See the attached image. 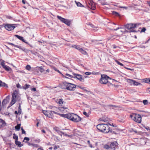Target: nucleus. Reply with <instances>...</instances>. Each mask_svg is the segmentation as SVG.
Segmentation results:
<instances>
[{
	"mask_svg": "<svg viewBox=\"0 0 150 150\" xmlns=\"http://www.w3.org/2000/svg\"><path fill=\"white\" fill-rule=\"evenodd\" d=\"M63 117L66 118L75 122H78L81 120V118L77 115L73 113L60 114Z\"/></svg>",
	"mask_w": 150,
	"mask_h": 150,
	"instance_id": "nucleus-1",
	"label": "nucleus"
},
{
	"mask_svg": "<svg viewBox=\"0 0 150 150\" xmlns=\"http://www.w3.org/2000/svg\"><path fill=\"white\" fill-rule=\"evenodd\" d=\"M61 87L63 89L74 91L76 89V85L73 83L65 81L62 84Z\"/></svg>",
	"mask_w": 150,
	"mask_h": 150,
	"instance_id": "nucleus-2",
	"label": "nucleus"
},
{
	"mask_svg": "<svg viewBox=\"0 0 150 150\" xmlns=\"http://www.w3.org/2000/svg\"><path fill=\"white\" fill-rule=\"evenodd\" d=\"M97 129L100 131L105 133L111 132L112 131L110 129L108 125L106 124H100L97 126Z\"/></svg>",
	"mask_w": 150,
	"mask_h": 150,
	"instance_id": "nucleus-3",
	"label": "nucleus"
},
{
	"mask_svg": "<svg viewBox=\"0 0 150 150\" xmlns=\"http://www.w3.org/2000/svg\"><path fill=\"white\" fill-rule=\"evenodd\" d=\"M129 117L135 122L138 123L141 122L142 117L139 114L132 113L130 115Z\"/></svg>",
	"mask_w": 150,
	"mask_h": 150,
	"instance_id": "nucleus-4",
	"label": "nucleus"
},
{
	"mask_svg": "<svg viewBox=\"0 0 150 150\" xmlns=\"http://www.w3.org/2000/svg\"><path fill=\"white\" fill-rule=\"evenodd\" d=\"M140 24V23H129L125 25V28L129 30H132L128 31L129 33L131 32H136L137 31L135 30H133L136 28L137 26H138Z\"/></svg>",
	"mask_w": 150,
	"mask_h": 150,
	"instance_id": "nucleus-5",
	"label": "nucleus"
},
{
	"mask_svg": "<svg viewBox=\"0 0 150 150\" xmlns=\"http://www.w3.org/2000/svg\"><path fill=\"white\" fill-rule=\"evenodd\" d=\"M108 79H110V78L106 75H101V78L99 80V82L102 84H106L108 82Z\"/></svg>",
	"mask_w": 150,
	"mask_h": 150,
	"instance_id": "nucleus-6",
	"label": "nucleus"
},
{
	"mask_svg": "<svg viewBox=\"0 0 150 150\" xmlns=\"http://www.w3.org/2000/svg\"><path fill=\"white\" fill-rule=\"evenodd\" d=\"M42 112L45 115L51 118L53 117V113L57 114L56 112L53 111L43 110Z\"/></svg>",
	"mask_w": 150,
	"mask_h": 150,
	"instance_id": "nucleus-7",
	"label": "nucleus"
},
{
	"mask_svg": "<svg viewBox=\"0 0 150 150\" xmlns=\"http://www.w3.org/2000/svg\"><path fill=\"white\" fill-rule=\"evenodd\" d=\"M15 24H7L5 25L4 27L8 30L11 31L15 28V27L13 26Z\"/></svg>",
	"mask_w": 150,
	"mask_h": 150,
	"instance_id": "nucleus-8",
	"label": "nucleus"
},
{
	"mask_svg": "<svg viewBox=\"0 0 150 150\" xmlns=\"http://www.w3.org/2000/svg\"><path fill=\"white\" fill-rule=\"evenodd\" d=\"M4 61L3 60L1 62V64L3 68L4 69L7 71H11V68L9 67L6 65L4 63Z\"/></svg>",
	"mask_w": 150,
	"mask_h": 150,
	"instance_id": "nucleus-9",
	"label": "nucleus"
},
{
	"mask_svg": "<svg viewBox=\"0 0 150 150\" xmlns=\"http://www.w3.org/2000/svg\"><path fill=\"white\" fill-rule=\"evenodd\" d=\"M73 75H74V78H76L81 81H84V79L82 78V76L81 75L75 73H73Z\"/></svg>",
	"mask_w": 150,
	"mask_h": 150,
	"instance_id": "nucleus-10",
	"label": "nucleus"
},
{
	"mask_svg": "<svg viewBox=\"0 0 150 150\" xmlns=\"http://www.w3.org/2000/svg\"><path fill=\"white\" fill-rule=\"evenodd\" d=\"M73 73H72L73 75H70L68 74L67 73L65 74V75L67 76L68 77L64 75L63 74H62V75L63 76V77L64 78L68 79H69V81L70 82H72V79H69V78H74V75H73Z\"/></svg>",
	"mask_w": 150,
	"mask_h": 150,
	"instance_id": "nucleus-11",
	"label": "nucleus"
},
{
	"mask_svg": "<svg viewBox=\"0 0 150 150\" xmlns=\"http://www.w3.org/2000/svg\"><path fill=\"white\" fill-rule=\"evenodd\" d=\"M10 96H7L6 98L4 99L2 101V105L3 106L5 105L9 101V99Z\"/></svg>",
	"mask_w": 150,
	"mask_h": 150,
	"instance_id": "nucleus-12",
	"label": "nucleus"
},
{
	"mask_svg": "<svg viewBox=\"0 0 150 150\" xmlns=\"http://www.w3.org/2000/svg\"><path fill=\"white\" fill-rule=\"evenodd\" d=\"M117 143L116 142H114L111 143L110 144V148L115 150V147L117 145Z\"/></svg>",
	"mask_w": 150,
	"mask_h": 150,
	"instance_id": "nucleus-13",
	"label": "nucleus"
},
{
	"mask_svg": "<svg viewBox=\"0 0 150 150\" xmlns=\"http://www.w3.org/2000/svg\"><path fill=\"white\" fill-rule=\"evenodd\" d=\"M59 110L62 112L65 113L67 112L68 108L67 107H60L59 108Z\"/></svg>",
	"mask_w": 150,
	"mask_h": 150,
	"instance_id": "nucleus-14",
	"label": "nucleus"
},
{
	"mask_svg": "<svg viewBox=\"0 0 150 150\" xmlns=\"http://www.w3.org/2000/svg\"><path fill=\"white\" fill-rule=\"evenodd\" d=\"M130 83H131L133 84L134 85H135V86H138V85H141L142 84L138 82H137L134 80H130Z\"/></svg>",
	"mask_w": 150,
	"mask_h": 150,
	"instance_id": "nucleus-15",
	"label": "nucleus"
},
{
	"mask_svg": "<svg viewBox=\"0 0 150 150\" xmlns=\"http://www.w3.org/2000/svg\"><path fill=\"white\" fill-rule=\"evenodd\" d=\"M5 125V121L2 119H0V128L4 126Z\"/></svg>",
	"mask_w": 150,
	"mask_h": 150,
	"instance_id": "nucleus-16",
	"label": "nucleus"
},
{
	"mask_svg": "<svg viewBox=\"0 0 150 150\" xmlns=\"http://www.w3.org/2000/svg\"><path fill=\"white\" fill-rule=\"evenodd\" d=\"M15 37H17L18 38L19 40H22L23 42H24L27 43V44H28V43L27 42H25V41L24 40L23 37L19 36L18 35H15Z\"/></svg>",
	"mask_w": 150,
	"mask_h": 150,
	"instance_id": "nucleus-17",
	"label": "nucleus"
},
{
	"mask_svg": "<svg viewBox=\"0 0 150 150\" xmlns=\"http://www.w3.org/2000/svg\"><path fill=\"white\" fill-rule=\"evenodd\" d=\"M64 23L68 26H70L71 24V21H70L69 20L66 19L65 20V21H64Z\"/></svg>",
	"mask_w": 150,
	"mask_h": 150,
	"instance_id": "nucleus-18",
	"label": "nucleus"
},
{
	"mask_svg": "<svg viewBox=\"0 0 150 150\" xmlns=\"http://www.w3.org/2000/svg\"><path fill=\"white\" fill-rule=\"evenodd\" d=\"M139 111L140 112H141V111L140 110H139ZM142 112H143V114L142 115V116L147 117L149 116L148 112L144 111H142Z\"/></svg>",
	"mask_w": 150,
	"mask_h": 150,
	"instance_id": "nucleus-19",
	"label": "nucleus"
},
{
	"mask_svg": "<svg viewBox=\"0 0 150 150\" xmlns=\"http://www.w3.org/2000/svg\"><path fill=\"white\" fill-rule=\"evenodd\" d=\"M88 6L89 8H91L92 10H94L96 8V6L94 3L91 4V5H88Z\"/></svg>",
	"mask_w": 150,
	"mask_h": 150,
	"instance_id": "nucleus-20",
	"label": "nucleus"
},
{
	"mask_svg": "<svg viewBox=\"0 0 150 150\" xmlns=\"http://www.w3.org/2000/svg\"><path fill=\"white\" fill-rule=\"evenodd\" d=\"M140 142V144L142 145L145 144L146 143V142L144 139H141Z\"/></svg>",
	"mask_w": 150,
	"mask_h": 150,
	"instance_id": "nucleus-21",
	"label": "nucleus"
},
{
	"mask_svg": "<svg viewBox=\"0 0 150 150\" xmlns=\"http://www.w3.org/2000/svg\"><path fill=\"white\" fill-rule=\"evenodd\" d=\"M57 18L59 20L63 23L64 21H65V19L62 17L60 16H57Z\"/></svg>",
	"mask_w": 150,
	"mask_h": 150,
	"instance_id": "nucleus-22",
	"label": "nucleus"
},
{
	"mask_svg": "<svg viewBox=\"0 0 150 150\" xmlns=\"http://www.w3.org/2000/svg\"><path fill=\"white\" fill-rule=\"evenodd\" d=\"M21 104L20 103L19 105V107L18 108V114H20L21 113Z\"/></svg>",
	"mask_w": 150,
	"mask_h": 150,
	"instance_id": "nucleus-23",
	"label": "nucleus"
},
{
	"mask_svg": "<svg viewBox=\"0 0 150 150\" xmlns=\"http://www.w3.org/2000/svg\"><path fill=\"white\" fill-rule=\"evenodd\" d=\"M1 85H0V87L1 86H4L6 88H7L8 87L7 85L4 82H3L1 81Z\"/></svg>",
	"mask_w": 150,
	"mask_h": 150,
	"instance_id": "nucleus-24",
	"label": "nucleus"
},
{
	"mask_svg": "<svg viewBox=\"0 0 150 150\" xmlns=\"http://www.w3.org/2000/svg\"><path fill=\"white\" fill-rule=\"evenodd\" d=\"M12 100L10 103L11 106L12 105H13L16 102V99H14V98H12Z\"/></svg>",
	"mask_w": 150,
	"mask_h": 150,
	"instance_id": "nucleus-25",
	"label": "nucleus"
},
{
	"mask_svg": "<svg viewBox=\"0 0 150 150\" xmlns=\"http://www.w3.org/2000/svg\"><path fill=\"white\" fill-rule=\"evenodd\" d=\"M107 106L110 108V109H113L114 108H117V107L114 105H108Z\"/></svg>",
	"mask_w": 150,
	"mask_h": 150,
	"instance_id": "nucleus-26",
	"label": "nucleus"
},
{
	"mask_svg": "<svg viewBox=\"0 0 150 150\" xmlns=\"http://www.w3.org/2000/svg\"><path fill=\"white\" fill-rule=\"evenodd\" d=\"M15 144L19 147H21L22 146L21 144V143L20 142L18 141V140L15 141Z\"/></svg>",
	"mask_w": 150,
	"mask_h": 150,
	"instance_id": "nucleus-27",
	"label": "nucleus"
},
{
	"mask_svg": "<svg viewBox=\"0 0 150 150\" xmlns=\"http://www.w3.org/2000/svg\"><path fill=\"white\" fill-rule=\"evenodd\" d=\"M55 130L56 132H57V133L61 136H62V134H64V132H62L56 129Z\"/></svg>",
	"mask_w": 150,
	"mask_h": 150,
	"instance_id": "nucleus-28",
	"label": "nucleus"
},
{
	"mask_svg": "<svg viewBox=\"0 0 150 150\" xmlns=\"http://www.w3.org/2000/svg\"><path fill=\"white\" fill-rule=\"evenodd\" d=\"M75 2L78 6L83 7V5L79 2H78L76 1H75Z\"/></svg>",
	"mask_w": 150,
	"mask_h": 150,
	"instance_id": "nucleus-29",
	"label": "nucleus"
},
{
	"mask_svg": "<svg viewBox=\"0 0 150 150\" xmlns=\"http://www.w3.org/2000/svg\"><path fill=\"white\" fill-rule=\"evenodd\" d=\"M30 86V85L28 84H26L25 86L23 87V88L24 89H26L28 88Z\"/></svg>",
	"mask_w": 150,
	"mask_h": 150,
	"instance_id": "nucleus-30",
	"label": "nucleus"
},
{
	"mask_svg": "<svg viewBox=\"0 0 150 150\" xmlns=\"http://www.w3.org/2000/svg\"><path fill=\"white\" fill-rule=\"evenodd\" d=\"M13 139H15L16 140L15 141L18 140V136L17 135H16L15 133L13 134Z\"/></svg>",
	"mask_w": 150,
	"mask_h": 150,
	"instance_id": "nucleus-31",
	"label": "nucleus"
},
{
	"mask_svg": "<svg viewBox=\"0 0 150 150\" xmlns=\"http://www.w3.org/2000/svg\"><path fill=\"white\" fill-rule=\"evenodd\" d=\"M64 101L62 99H59L58 100V103L60 104H62L63 103Z\"/></svg>",
	"mask_w": 150,
	"mask_h": 150,
	"instance_id": "nucleus-32",
	"label": "nucleus"
},
{
	"mask_svg": "<svg viewBox=\"0 0 150 150\" xmlns=\"http://www.w3.org/2000/svg\"><path fill=\"white\" fill-rule=\"evenodd\" d=\"M144 82L147 83H150V79L146 78L144 79Z\"/></svg>",
	"mask_w": 150,
	"mask_h": 150,
	"instance_id": "nucleus-33",
	"label": "nucleus"
},
{
	"mask_svg": "<svg viewBox=\"0 0 150 150\" xmlns=\"http://www.w3.org/2000/svg\"><path fill=\"white\" fill-rule=\"evenodd\" d=\"M81 52V53L82 54H84V55H87V53L86 52V51L85 50H83L82 49L80 51Z\"/></svg>",
	"mask_w": 150,
	"mask_h": 150,
	"instance_id": "nucleus-34",
	"label": "nucleus"
},
{
	"mask_svg": "<svg viewBox=\"0 0 150 150\" xmlns=\"http://www.w3.org/2000/svg\"><path fill=\"white\" fill-rule=\"evenodd\" d=\"M18 48L19 49L22 50H23V51H24L25 52L26 50L27 49L24 47H22L20 46H19L18 47Z\"/></svg>",
	"mask_w": 150,
	"mask_h": 150,
	"instance_id": "nucleus-35",
	"label": "nucleus"
},
{
	"mask_svg": "<svg viewBox=\"0 0 150 150\" xmlns=\"http://www.w3.org/2000/svg\"><path fill=\"white\" fill-rule=\"evenodd\" d=\"M20 126L21 124H18L15 127V128L18 130H19L20 128Z\"/></svg>",
	"mask_w": 150,
	"mask_h": 150,
	"instance_id": "nucleus-36",
	"label": "nucleus"
},
{
	"mask_svg": "<svg viewBox=\"0 0 150 150\" xmlns=\"http://www.w3.org/2000/svg\"><path fill=\"white\" fill-rule=\"evenodd\" d=\"M74 46L75 47V48L78 50L80 52L82 49V48H80L79 46H77L75 45H74Z\"/></svg>",
	"mask_w": 150,
	"mask_h": 150,
	"instance_id": "nucleus-37",
	"label": "nucleus"
},
{
	"mask_svg": "<svg viewBox=\"0 0 150 150\" xmlns=\"http://www.w3.org/2000/svg\"><path fill=\"white\" fill-rule=\"evenodd\" d=\"M112 13L114 15L116 16H119V13L117 12L116 11H112Z\"/></svg>",
	"mask_w": 150,
	"mask_h": 150,
	"instance_id": "nucleus-38",
	"label": "nucleus"
},
{
	"mask_svg": "<svg viewBox=\"0 0 150 150\" xmlns=\"http://www.w3.org/2000/svg\"><path fill=\"white\" fill-rule=\"evenodd\" d=\"M8 44L9 45H12L14 47H16L17 48H18V47L19 46H18V45H14V44L12 43H11V42H8Z\"/></svg>",
	"mask_w": 150,
	"mask_h": 150,
	"instance_id": "nucleus-39",
	"label": "nucleus"
},
{
	"mask_svg": "<svg viewBox=\"0 0 150 150\" xmlns=\"http://www.w3.org/2000/svg\"><path fill=\"white\" fill-rule=\"evenodd\" d=\"M25 69L28 70H30L31 69V67L30 65H28L26 66Z\"/></svg>",
	"mask_w": 150,
	"mask_h": 150,
	"instance_id": "nucleus-40",
	"label": "nucleus"
},
{
	"mask_svg": "<svg viewBox=\"0 0 150 150\" xmlns=\"http://www.w3.org/2000/svg\"><path fill=\"white\" fill-rule=\"evenodd\" d=\"M115 61L117 63V64H119L122 66H123V65L120 62L118 61L117 60H115Z\"/></svg>",
	"mask_w": 150,
	"mask_h": 150,
	"instance_id": "nucleus-41",
	"label": "nucleus"
},
{
	"mask_svg": "<svg viewBox=\"0 0 150 150\" xmlns=\"http://www.w3.org/2000/svg\"><path fill=\"white\" fill-rule=\"evenodd\" d=\"M39 70L41 71V72H43L44 71V70L43 69V68L42 67H40L39 68Z\"/></svg>",
	"mask_w": 150,
	"mask_h": 150,
	"instance_id": "nucleus-42",
	"label": "nucleus"
},
{
	"mask_svg": "<svg viewBox=\"0 0 150 150\" xmlns=\"http://www.w3.org/2000/svg\"><path fill=\"white\" fill-rule=\"evenodd\" d=\"M16 95L15 94V92H14L13 93V94L12 95V98H14L16 99Z\"/></svg>",
	"mask_w": 150,
	"mask_h": 150,
	"instance_id": "nucleus-43",
	"label": "nucleus"
},
{
	"mask_svg": "<svg viewBox=\"0 0 150 150\" xmlns=\"http://www.w3.org/2000/svg\"><path fill=\"white\" fill-rule=\"evenodd\" d=\"M110 147V146L108 145H105L104 146V148L107 149H108Z\"/></svg>",
	"mask_w": 150,
	"mask_h": 150,
	"instance_id": "nucleus-44",
	"label": "nucleus"
},
{
	"mask_svg": "<svg viewBox=\"0 0 150 150\" xmlns=\"http://www.w3.org/2000/svg\"><path fill=\"white\" fill-rule=\"evenodd\" d=\"M143 103L144 105H147L148 103V101L147 100H144L143 101Z\"/></svg>",
	"mask_w": 150,
	"mask_h": 150,
	"instance_id": "nucleus-45",
	"label": "nucleus"
},
{
	"mask_svg": "<svg viewBox=\"0 0 150 150\" xmlns=\"http://www.w3.org/2000/svg\"><path fill=\"white\" fill-rule=\"evenodd\" d=\"M89 2H88V5H91V4H93V3H94L93 2V1L92 0H88Z\"/></svg>",
	"mask_w": 150,
	"mask_h": 150,
	"instance_id": "nucleus-46",
	"label": "nucleus"
},
{
	"mask_svg": "<svg viewBox=\"0 0 150 150\" xmlns=\"http://www.w3.org/2000/svg\"><path fill=\"white\" fill-rule=\"evenodd\" d=\"M21 130H22V134H26L25 132L24 129L22 127L21 128Z\"/></svg>",
	"mask_w": 150,
	"mask_h": 150,
	"instance_id": "nucleus-47",
	"label": "nucleus"
},
{
	"mask_svg": "<svg viewBox=\"0 0 150 150\" xmlns=\"http://www.w3.org/2000/svg\"><path fill=\"white\" fill-rule=\"evenodd\" d=\"M83 114L87 117H88L89 116V114L88 113H86V112H83Z\"/></svg>",
	"mask_w": 150,
	"mask_h": 150,
	"instance_id": "nucleus-48",
	"label": "nucleus"
},
{
	"mask_svg": "<svg viewBox=\"0 0 150 150\" xmlns=\"http://www.w3.org/2000/svg\"><path fill=\"white\" fill-rule=\"evenodd\" d=\"M85 74L87 75H90L91 74V73L90 72H86L85 73Z\"/></svg>",
	"mask_w": 150,
	"mask_h": 150,
	"instance_id": "nucleus-49",
	"label": "nucleus"
},
{
	"mask_svg": "<svg viewBox=\"0 0 150 150\" xmlns=\"http://www.w3.org/2000/svg\"><path fill=\"white\" fill-rule=\"evenodd\" d=\"M54 70H55L56 71H57V72H58V73H60V74H61L62 75V74L61 73V72H60V71L59 70H57V69H56V68H54Z\"/></svg>",
	"mask_w": 150,
	"mask_h": 150,
	"instance_id": "nucleus-50",
	"label": "nucleus"
},
{
	"mask_svg": "<svg viewBox=\"0 0 150 150\" xmlns=\"http://www.w3.org/2000/svg\"><path fill=\"white\" fill-rule=\"evenodd\" d=\"M146 30V29L145 28H143L141 30V32H144Z\"/></svg>",
	"mask_w": 150,
	"mask_h": 150,
	"instance_id": "nucleus-51",
	"label": "nucleus"
},
{
	"mask_svg": "<svg viewBox=\"0 0 150 150\" xmlns=\"http://www.w3.org/2000/svg\"><path fill=\"white\" fill-rule=\"evenodd\" d=\"M108 118H106L105 119H104L103 118H102V121H104V122H106L107 121H108Z\"/></svg>",
	"mask_w": 150,
	"mask_h": 150,
	"instance_id": "nucleus-52",
	"label": "nucleus"
},
{
	"mask_svg": "<svg viewBox=\"0 0 150 150\" xmlns=\"http://www.w3.org/2000/svg\"><path fill=\"white\" fill-rule=\"evenodd\" d=\"M26 140L27 141H29V138L27 137H25L24 138V140Z\"/></svg>",
	"mask_w": 150,
	"mask_h": 150,
	"instance_id": "nucleus-53",
	"label": "nucleus"
},
{
	"mask_svg": "<svg viewBox=\"0 0 150 150\" xmlns=\"http://www.w3.org/2000/svg\"><path fill=\"white\" fill-rule=\"evenodd\" d=\"M59 148V146H55L54 148V150H56L57 149V148Z\"/></svg>",
	"mask_w": 150,
	"mask_h": 150,
	"instance_id": "nucleus-54",
	"label": "nucleus"
},
{
	"mask_svg": "<svg viewBox=\"0 0 150 150\" xmlns=\"http://www.w3.org/2000/svg\"><path fill=\"white\" fill-rule=\"evenodd\" d=\"M119 7L120 8H124L126 9H127V7H125V6H120Z\"/></svg>",
	"mask_w": 150,
	"mask_h": 150,
	"instance_id": "nucleus-55",
	"label": "nucleus"
},
{
	"mask_svg": "<svg viewBox=\"0 0 150 150\" xmlns=\"http://www.w3.org/2000/svg\"><path fill=\"white\" fill-rule=\"evenodd\" d=\"M16 86L17 88H20L21 87L19 83L16 84Z\"/></svg>",
	"mask_w": 150,
	"mask_h": 150,
	"instance_id": "nucleus-56",
	"label": "nucleus"
},
{
	"mask_svg": "<svg viewBox=\"0 0 150 150\" xmlns=\"http://www.w3.org/2000/svg\"><path fill=\"white\" fill-rule=\"evenodd\" d=\"M31 90L34 91H36V89L35 88H34L31 89Z\"/></svg>",
	"mask_w": 150,
	"mask_h": 150,
	"instance_id": "nucleus-57",
	"label": "nucleus"
},
{
	"mask_svg": "<svg viewBox=\"0 0 150 150\" xmlns=\"http://www.w3.org/2000/svg\"><path fill=\"white\" fill-rule=\"evenodd\" d=\"M30 51H31L30 50L27 49L25 52H26V53H27Z\"/></svg>",
	"mask_w": 150,
	"mask_h": 150,
	"instance_id": "nucleus-58",
	"label": "nucleus"
},
{
	"mask_svg": "<svg viewBox=\"0 0 150 150\" xmlns=\"http://www.w3.org/2000/svg\"><path fill=\"white\" fill-rule=\"evenodd\" d=\"M114 36V35H112V36H111V38H108V40H109L111 38H112Z\"/></svg>",
	"mask_w": 150,
	"mask_h": 150,
	"instance_id": "nucleus-59",
	"label": "nucleus"
},
{
	"mask_svg": "<svg viewBox=\"0 0 150 150\" xmlns=\"http://www.w3.org/2000/svg\"><path fill=\"white\" fill-rule=\"evenodd\" d=\"M145 128L147 129L148 130H150V128L149 127H145Z\"/></svg>",
	"mask_w": 150,
	"mask_h": 150,
	"instance_id": "nucleus-60",
	"label": "nucleus"
},
{
	"mask_svg": "<svg viewBox=\"0 0 150 150\" xmlns=\"http://www.w3.org/2000/svg\"><path fill=\"white\" fill-rule=\"evenodd\" d=\"M98 73V72L95 73L93 72L92 73V74H97Z\"/></svg>",
	"mask_w": 150,
	"mask_h": 150,
	"instance_id": "nucleus-61",
	"label": "nucleus"
},
{
	"mask_svg": "<svg viewBox=\"0 0 150 150\" xmlns=\"http://www.w3.org/2000/svg\"><path fill=\"white\" fill-rule=\"evenodd\" d=\"M63 134L66 136H68V137H69L70 136V135H68L66 134H65V133H64V134Z\"/></svg>",
	"mask_w": 150,
	"mask_h": 150,
	"instance_id": "nucleus-62",
	"label": "nucleus"
},
{
	"mask_svg": "<svg viewBox=\"0 0 150 150\" xmlns=\"http://www.w3.org/2000/svg\"><path fill=\"white\" fill-rule=\"evenodd\" d=\"M101 4L103 5H106V4H107L106 3H105V2L102 3Z\"/></svg>",
	"mask_w": 150,
	"mask_h": 150,
	"instance_id": "nucleus-63",
	"label": "nucleus"
},
{
	"mask_svg": "<svg viewBox=\"0 0 150 150\" xmlns=\"http://www.w3.org/2000/svg\"><path fill=\"white\" fill-rule=\"evenodd\" d=\"M38 150H43V149L42 148H39L38 149Z\"/></svg>",
	"mask_w": 150,
	"mask_h": 150,
	"instance_id": "nucleus-64",
	"label": "nucleus"
}]
</instances>
